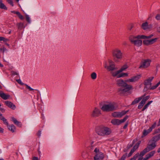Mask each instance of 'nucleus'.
<instances>
[{
    "label": "nucleus",
    "mask_w": 160,
    "mask_h": 160,
    "mask_svg": "<svg viewBox=\"0 0 160 160\" xmlns=\"http://www.w3.org/2000/svg\"><path fill=\"white\" fill-rule=\"evenodd\" d=\"M139 155V154L138 153H137V154H135V155H134L133 157L131 159L133 160H135L138 157V156Z\"/></svg>",
    "instance_id": "nucleus-41"
},
{
    "label": "nucleus",
    "mask_w": 160,
    "mask_h": 160,
    "mask_svg": "<svg viewBox=\"0 0 160 160\" xmlns=\"http://www.w3.org/2000/svg\"><path fill=\"white\" fill-rule=\"evenodd\" d=\"M121 72L119 70L117 71L116 72H113L112 73V75L113 77H116V76H118V74Z\"/></svg>",
    "instance_id": "nucleus-33"
},
{
    "label": "nucleus",
    "mask_w": 160,
    "mask_h": 160,
    "mask_svg": "<svg viewBox=\"0 0 160 160\" xmlns=\"http://www.w3.org/2000/svg\"><path fill=\"white\" fill-rule=\"evenodd\" d=\"M151 132V131H149V129L148 130H144L143 133H142V137H144L147 135L148 133H149Z\"/></svg>",
    "instance_id": "nucleus-28"
},
{
    "label": "nucleus",
    "mask_w": 160,
    "mask_h": 160,
    "mask_svg": "<svg viewBox=\"0 0 160 160\" xmlns=\"http://www.w3.org/2000/svg\"><path fill=\"white\" fill-rule=\"evenodd\" d=\"M123 88H120L119 89L118 92L120 93H123L127 92L133 88L131 85L128 84L127 83L126 85H125Z\"/></svg>",
    "instance_id": "nucleus-7"
},
{
    "label": "nucleus",
    "mask_w": 160,
    "mask_h": 160,
    "mask_svg": "<svg viewBox=\"0 0 160 160\" xmlns=\"http://www.w3.org/2000/svg\"><path fill=\"white\" fill-rule=\"evenodd\" d=\"M151 62V60L148 59H145L144 61L141 63V65L139 67V68H147L149 66L150 63Z\"/></svg>",
    "instance_id": "nucleus-10"
},
{
    "label": "nucleus",
    "mask_w": 160,
    "mask_h": 160,
    "mask_svg": "<svg viewBox=\"0 0 160 160\" xmlns=\"http://www.w3.org/2000/svg\"><path fill=\"white\" fill-rule=\"evenodd\" d=\"M33 160H39L38 158L37 157H34L33 158Z\"/></svg>",
    "instance_id": "nucleus-58"
},
{
    "label": "nucleus",
    "mask_w": 160,
    "mask_h": 160,
    "mask_svg": "<svg viewBox=\"0 0 160 160\" xmlns=\"http://www.w3.org/2000/svg\"><path fill=\"white\" fill-rule=\"evenodd\" d=\"M112 116L114 117H121L120 114V112H115L112 113Z\"/></svg>",
    "instance_id": "nucleus-27"
},
{
    "label": "nucleus",
    "mask_w": 160,
    "mask_h": 160,
    "mask_svg": "<svg viewBox=\"0 0 160 160\" xmlns=\"http://www.w3.org/2000/svg\"><path fill=\"white\" fill-rule=\"evenodd\" d=\"M113 55L114 57V60L115 61V58L118 59H121L122 57V53L121 51L119 49H116L113 51Z\"/></svg>",
    "instance_id": "nucleus-8"
},
{
    "label": "nucleus",
    "mask_w": 160,
    "mask_h": 160,
    "mask_svg": "<svg viewBox=\"0 0 160 160\" xmlns=\"http://www.w3.org/2000/svg\"><path fill=\"white\" fill-rule=\"evenodd\" d=\"M123 74L124 75V76H127L128 75V73H123Z\"/></svg>",
    "instance_id": "nucleus-62"
},
{
    "label": "nucleus",
    "mask_w": 160,
    "mask_h": 160,
    "mask_svg": "<svg viewBox=\"0 0 160 160\" xmlns=\"http://www.w3.org/2000/svg\"><path fill=\"white\" fill-rule=\"evenodd\" d=\"M95 130L96 133L100 136L108 135L111 133L110 130L107 128L98 126L96 128Z\"/></svg>",
    "instance_id": "nucleus-1"
},
{
    "label": "nucleus",
    "mask_w": 160,
    "mask_h": 160,
    "mask_svg": "<svg viewBox=\"0 0 160 160\" xmlns=\"http://www.w3.org/2000/svg\"><path fill=\"white\" fill-rule=\"evenodd\" d=\"M128 118V116L126 115L122 119L120 120L117 119H113L112 120L111 123L113 125H118L121 123L125 122Z\"/></svg>",
    "instance_id": "nucleus-6"
},
{
    "label": "nucleus",
    "mask_w": 160,
    "mask_h": 160,
    "mask_svg": "<svg viewBox=\"0 0 160 160\" xmlns=\"http://www.w3.org/2000/svg\"><path fill=\"white\" fill-rule=\"evenodd\" d=\"M128 112V111H123L121 112H120V115L121 117H122V116L124 115L125 114H126L127 112Z\"/></svg>",
    "instance_id": "nucleus-36"
},
{
    "label": "nucleus",
    "mask_w": 160,
    "mask_h": 160,
    "mask_svg": "<svg viewBox=\"0 0 160 160\" xmlns=\"http://www.w3.org/2000/svg\"><path fill=\"white\" fill-rule=\"evenodd\" d=\"M143 97H140L138 98H135L132 102L131 105H134L138 103L141 99H142Z\"/></svg>",
    "instance_id": "nucleus-21"
},
{
    "label": "nucleus",
    "mask_w": 160,
    "mask_h": 160,
    "mask_svg": "<svg viewBox=\"0 0 160 160\" xmlns=\"http://www.w3.org/2000/svg\"><path fill=\"white\" fill-rule=\"evenodd\" d=\"M155 18L157 20H159L160 19V14H158L156 16Z\"/></svg>",
    "instance_id": "nucleus-49"
},
{
    "label": "nucleus",
    "mask_w": 160,
    "mask_h": 160,
    "mask_svg": "<svg viewBox=\"0 0 160 160\" xmlns=\"http://www.w3.org/2000/svg\"><path fill=\"white\" fill-rule=\"evenodd\" d=\"M25 85L26 86V88L29 90L30 91H32L34 89L32 88H31L29 86H28L27 84H25Z\"/></svg>",
    "instance_id": "nucleus-44"
},
{
    "label": "nucleus",
    "mask_w": 160,
    "mask_h": 160,
    "mask_svg": "<svg viewBox=\"0 0 160 160\" xmlns=\"http://www.w3.org/2000/svg\"><path fill=\"white\" fill-rule=\"evenodd\" d=\"M157 125V122H155L149 128V131H151L153 129L155 128Z\"/></svg>",
    "instance_id": "nucleus-32"
},
{
    "label": "nucleus",
    "mask_w": 160,
    "mask_h": 160,
    "mask_svg": "<svg viewBox=\"0 0 160 160\" xmlns=\"http://www.w3.org/2000/svg\"><path fill=\"white\" fill-rule=\"evenodd\" d=\"M3 132V129L1 128L0 127V132Z\"/></svg>",
    "instance_id": "nucleus-61"
},
{
    "label": "nucleus",
    "mask_w": 160,
    "mask_h": 160,
    "mask_svg": "<svg viewBox=\"0 0 160 160\" xmlns=\"http://www.w3.org/2000/svg\"><path fill=\"white\" fill-rule=\"evenodd\" d=\"M149 158L145 156V157L143 159V160H147Z\"/></svg>",
    "instance_id": "nucleus-63"
},
{
    "label": "nucleus",
    "mask_w": 160,
    "mask_h": 160,
    "mask_svg": "<svg viewBox=\"0 0 160 160\" xmlns=\"http://www.w3.org/2000/svg\"><path fill=\"white\" fill-rule=\"evenodd\" d=\"M0 8L4 10H7V8L6 6L2 3V0H0Z\"/></svg>",
    "instance_id": "nucleus-25"
},
{
    "label": "nucleus",
    "mask_w": 160,
    "mask_h": 160,
    "mask_svg": "<svg viewBox=\"0 0 160 160\" xmlns=\"http://www.w3.org/2000/svg\"><path fill=\"white\" fill-rule=\"evenodd\" d=\"M123 74V72L121 73L120 74H119L117 76V78H119L124 77V76Z\"/></svg>",
    "instance_id": "nucleus-50"
},
{
    "label": "nucleus",
    "mask_w": 160,
    "mask_h": 160,
    "mask_svg": "<svg viewBox=\"0 0 160 160\" xmlns=\"http://www.w3.org/2000/svg\"><path fill=\"white\" fill-rule=\"evenodd\" d=\"M5 103L7 106L12 109L14 110L16 108L15 105L11 102L6 101L5 102Z\"/></svg>",
    "instance_id": "nucleus-16"
},
{
    "label": "nucleus",
    "mask_w": 160,
    "mask_h": 160,
    "mask_svg": "<svg viewBox=\"0 0 160 160\" xmlns=\"http://www.w3.org/2000/svg\"><path fill=\"white\" fill-rule=\"evenodd\" d=\"M128 68V66L127 65L125 64L123 65L121 68L119 70L121 72L122 71L125 70L126 69Z\"/></svg>",
    "instance_id": "nucleus-35"
},
{
    "label": "nucleus",
    "mask_w": 160,
    "mask_h": 160,
    "mask_svg": "<svg viewBox=\"0 0 160 160\" xmlns=\"http://www.w3.org/2000/svg\"><path fill=\"white\" fill-rule=\"evenodd\" d=\"M0 116L1 117H0V119L3 121L4 124H6L7 126H8V123L7 120L4 117L2 116V115Z\"/></svg>",
    "instance_id": "nucleus-22"
},
{
    "label": "nucleus",
    "mask_w": 160,
    "mask_h": 160,
    "mask_svg": "<svg viewBox=\"0 0 160 160\" xmlns=\"http://www.w3.org/2000/svg\"><path fill=\"white\" fill-rule=\"evenodd\" d=\"M132 146H133V144H130L129 146H128L127 147V148L128 149H129V148H131V147H132Z\"/></svg>",
    "instance_id": "nucleus-59"
},
{
    "label": "nucleus",
    "mask_w": 160,
    "mask_h": 160,
    "mask_svg": "<svg viewBox=\"0 0 160 160\" xmlns=\"http://www.w3.org/2000/svg\"><path fill=\"white\" fill-rule=\"evenodd\" d=\"M5 49V48L4 47L3 48H1L0 49V51L3 54Z\"/></svg>",
    "instance_id": "nucleus-51"
},
{
    "label": "nucleus",
    "mask_w": 160,
    "mask_h": 160,
    "mask_svg": "<svg viewBox=\"0 0 160 160\" xmlns=\"http://www.w3.org/2000/svg\"><path fill=\"white\" fill-rule=\"evenodd\" d=\"M117 108L118 105L116 104L112 103L104 104L102 107L101 109L103 111L109 112L116 110Z\"/></svg>",
    "instance_id": "nucleus-2"
},
{
    "label": "nucleus",
    "mask_w": 160,
    "mask_h": 160,
    "mask_svg": "<svg viewBox=\"0 0 160 160\" xmlns=\"http://www.w3.org/2000/svg\"><path fill=\"white\" fill-rule=\"evenodd\" d=\"M128 124V123H125V124L124 125L123 127V128L124 129H126L127 128Z\"/></svg>",
    "instance_id": "nucleus-56"
},
{
    "label": "nucleus",
    "mask_w": 160,
    "mask_h": 160,
    "mask_svg": "<svg viewBox=\"0 0 160 160\" xmlns=\"http://www.w3.org/2000/svg\"><path fill=\"white\" fill-rule=\"evenodd\" d=\"M12 121L13 122L14 124L19 127H21L22 124L21 122L18 121L16 118L14 117L12 118Z\"/></svg>",
    "instance_id": "nucleus-18"
},
{
    "label": "nucleus",
    "mask_w": 160,
    "mask_h": 160,
    "mask_svg": "<svg viewBox=\"0 0 160 160\" xmlns=\"http://www.w3.org/2000/svg\"><path fill=\"white\" fill-rule=\"evenodd\" d=\"M91 76L92 79L94 80L97 78V74L95 72H93L91 74Z\"/></svg>",
    "instance_id": "nucleus-34"
},
{
    "label": "nucleus",
    "mask_w": 160,
    "mask_h": 160,
    "mask_svg": "<svg viewBox=\"0 0 160 160\" xmlns=\"http://www.w3.org/2000/svg\"><path fill=\"white\" fill-rule=\"evenodd\" d=\"M8 129L12 132H14L15 130V127L13 125L8 126Z\"/></svg>",
    "instance_id": "nucleus-26"
},
{
    "label": "nucleus",
    "mask_w": 160,
    "mask_h": 160,
    "mask_svg": "<svg viewBox=\"0 0 160 160\" xmlns=\"http://www.w3.org/2000/svg\"><path fill=\"white\" fill-rule=\"evenodd\" d=\"M157 146V143L149 141L146 148L149 151L153 149Z\"/></svg>",
    "instance_id": "nucleus-12"
},
{
    "label": "nucleus",
    "mask_w": 160,
    "mask_h": 160,
    "mask_svg": "<svg viewBox=\"0 0 160 160\" xmlns=\"http://www.w3.org/2000/svg\"><path fill=\"white\" fill-rule=\"evenodd\" d=\"M150 88V89L151 90H154L156 88L154 85L152 87H151Z\"/></svg>",
    "instance_id": "nucleus-57"
},
{
    "label": "nucleus",
    "mask_w": 160,
    "mask_h": 160,
    "mask_svg": "<svg viewBox=\"0 0 160 160\" xmlns=\"http://www.w3.org/2000/svg\"><path fill=\"white\" fill-rule=\"evenodd\" d=\"M154 15V12H153L152 13H151L149 15V18H151L152 17H153V16Z\"/></svg>",
    "instance_id": "nucleus-53"
},
{
    "label": "nucleus",
    "mask_w": 160,
    "mask_h": 160,
    "mask_svg": "<svg viewBox=\"0 0 160 160\" xmlns=\"http://www.w3.org/2000/svg\"><path fill=\"white\" fill-rule=\"evenodd\" d=\"M26 20L28 23H30L31 21L29 16L28 15H26Z\"/></svg>",
    "instance_id": "nucleus-39"
},
{
    "label": "nucleus",
    "mask_w": 160,
    "mask_h": 160,
    "mask_svg": "<svg viewBox=\"0 0 160 160\" xmlns=\"http://www.w3.org/2000/svg\"><path fill=\"white\" fill-rule=\"evenodd\" d=\"M144 96L145 95H144L141 96L143 97L142 99V100L140 102L138 106V108L139 109L141 108L145 103L150 98V96L149 95L145 97H144Z\"/></svg>",
    "instance_id": "nucleus-9"
},
{
    "label": "nucleus",
    "mask_w": 160,
    "mask_h": 160,
    "mask_svg": "<svg viewBox=\"0 0 160 160\" xmlns=\"http://www.w3.org/2000/svg\"><path fill=\"white\" fill-rule=\"evenodd\" d=\"M109 65L108 66L107 62H105V68H107V70L109 71H112L117 69V68H115L114 63L111 60H109Z\"/></svg>",
    "instance_id": "nucleus-5"
},
{
    "label": "nucleus",
    "mask_w": 160,
    "mask_h": 160,
    "mask_svg": "<svg viewBox=\"0 0 160 160\" xmlns=\"http://www.w3.org/2000/svg\"><path fill=\"white\" fill-rule=\"evenodd\" d=\"M148 152H149L148 150L146 148L142 151L141 152L139 156L142 157L146 153Z\"/></svg>",
    "instance_id": "nucleus-23"
},
{
    "label": "nucleus",
    "mask_w": 160,
    "mask_h": 160,
    "mask_svg": "<svg viewBox=\"0 0 160 160\" xmlns=\"http://www.w3.org/2000/svg\"><path fill=\"white\" fill-rule=\"evenodd\" d=\"M143 43L144 44L147 45H149L148 40H144L143 41Z\"/></svg>",
    "instance_id": "nucleus-43"
},
{
    "label": "nucleus",
    "mask_w": 160,
    "mask_h": 160,
    "mask_svg": "<svg viewBox=\"0 0 160 160\" xmlns=\"http://www.w3.org/2000/svg\"><path fill=\"white\" fill-rule=\"evenodd\" d=\"M155 153V151H152L149 152L148 154L146 155V156L147 157L149 158L153 156Z\"/></svg>",
    "instance_id": "nucleus-24"
},
{
    "label": "nucleus",
    "mask_w": 160,
    "mask_h": 160,
    "mask_svg": "<svg viewBox=\"0 0 160 160\" xmlns=\"http://www.w3.org/2000/svg\"><path fill=\"white\" fill-rule=\"evenodd\" d=\"M8 39L6 38H5L2 37H0V41H3L6 42L8 41Z\"/></svg>",
    "instance_id": "nucleus-37"
},
{
    "label": "nucleus",
    "mask_w": 160,
    "mask_h": 160,
    "mask_svg": "<svg viewBox=\"0 0 160 160\" xmlns=\"http://www.w3.org/2000/svg\"><path fill=\"white\" fill-rule=\"evenodd\" d=\"M19 18L21 20H23L24 19L23 17L20 14L19 12L18 15Z\"/></svg>",
    "instance_id": "nucleus-42"
},
{
    "label": "nucleus",
    "mask_w": 160,
    "mask_h": 160,
    "mask_svg": "<svg viewBox=\"0 0 160 160\" xmlns=\"http://www.w3.org/2000/svg\"><path fill=\"white\" fill-rule=\"evenodd\" d=\"M160 139V134L153 137L150 140L154 143H156V142Z\"/></svg>",
    "instance_id": "nucleus-17"
},
{
    "label": "nucleus",
    "mask_w": 160,
    "mask_h": 160,
    "mask_svg": "<svg viewBox=\"0 0 160 160\" xmlns=\"http://www.w3.org/2000/svg\"><path fill=\"white\" fill-rule=\"evenodd\" d=\"M157 39L158 38H156L154 39H151L148 40L149 45H151L154 43L156 41Z\"/></svg>",
    "instance_id": "nucleus-30"
},
{
    "label": "nucleus",
    "mask_w": 160,
    "mask_h": 160,
    "mask_svg": "<svg viewBox=\"0 0 160 160\" xmlns=\"http://www.w3.org/2000/svg\"><path fill=\"white\" fill-rule=\"evenodd\" d=\"M0 111H1L3 113L5 112V110L3 108L0 107Z\"/></svg>",
    "instance_id": "nucleus-55"
},
{
    "label": "nucleus",
    "mask_w": 160,
    "mask_h": 160,
    "mask_svg": "<svg viewBox=\"0 0 160 160\" xmlns=\"http://www.w3.org/2000/svg\"><path fill=\"white\" fill-rule=\"evenodd\" d=\"M11 12L12 13H14V14H17L18 15V13H19V12H18V11H11Z\"/></svg>",
    "instance_id": "nucleus-52"
},
{
    "label": "nucleus",
    "mask_w": 160,
    "mask_h": 160,
    "mask_svg": "<svg viewBox=\"0 0 160 160\" xmlns=\"http://www.w3.org/2000/svg\"><path fill=\"white\" fill-rule=\"evenodd\" d=\"M157 30L159 32H160V27H159L158 28Z\"/></svg>",
    "instance_id": "nucleus-64"
},
{
    "label": "nucleus",
    "mask_w": 160,
    "mask_h": 160,
    "mask_svg": "<svg viewBox=\"0 0 160 160\" xmlns=\"http://www.w3.org/2000/svg\"><path fill=\"white\" fill-rule=\"evenodd\" d=\"M117 84L119 87H123L125 85H126V81H124L123 80L121 79H119L117 81Z\"/></svg>",
    "instance_id": "nucleus-15"
},
{
    "label": "nucleus",
    "mask_w": 160,
    "mask_h": 160,
    "mask_svg": "<svg viewBox=\"0 0 160 160\" xmlns=\"http://www.w3.org/2000/svg\"><path fill=\"white\" fill-rule=\"evenodd\" d=\"M141 28L144 30H146L149 29L148 23L147 22L142 23L141 26Z\"/></svg>",
    "instance_id": "nucleus-19"
},
{
    "label": "nucleus",
    "mask_w": 160,
    "mask_h": 160,
    "mask_svg": "<svg viewBox=\"0 0 160 160\" xmlns=\"http://www.w3.org/2000/svg\"><path fill=\"white\" fill-rule=\"evenodd\" d=\"M141 77V75H137L134 76L130 79L126 80V82H136L138 81Z\"/></svg>",
    "instance_id": "nucleus-11"
},
{
    "label": "nucleus",
    "mask_w": 160,
    "mask_h": 160,
    "mask_svg": "<svg viewBox=\"0 0 160 160\" xmlns=\"http://www.w3.org/2000/svg\"><path fill=\"white\" fill-rule=\"evenodd\" d=\"M138 147L139 146L136 144L133 147L132 149L134 150V151H135L136 149H137L138 148Z\"/></svg>",
    "instance_id": "nucleus-47"
},
{
    "label": "nucleus",
    "mask_w": 160,
    "mask_h": 160,
    "mask_svg": "<svg viewBox=\"0 0 160 160\" xmlns=\"http://www.w3.org/2000/svg\"><path fill=\"white\" fill-rule=\"evenodd\" d=\"M101 114L100 110L97 108H95L91 114V116L93 117H97Z\"/></svg>",
    "instance_id": "nucleus-13"
},
{
    "label": "nucleus",
    "mask_w": 160,
    "mask_h": 160,
    "mask_svg": "<svg viewBox=\"0 0 160 160\" xmlns=\"http://www.w3.org/2000/svg\"><path fill=\"white\" fill-rule=\"evenodd\" d=\"M7 2L10 4L12 6H13L14 4L13 3V2L12 0H6Z\"/></svg>",
    "instance_id": "nucleus-40"
},
{
    "label": "nucleus",
    "mask_w": 160,
    "mask_h": 160,
    "mask_svg": "<svg viewBox=\"0 0 160 160\" xmlns=\"http://www.w3.org/2000/svg\"><path fill=\"white\" fill-rule=\"evenodd\" d=\"M0 97L4 100H6L9 98L10 96L7 95L3 92H0Z\"/></svg>",
    "instance_id": "nucleus-20"
},
{
    "label": "nucleus",
    "mask_w": 160,
    "mask_h": 160,
    "mask_svg": "<svg viewBox=\"0 0 160 160\" xmlns=\"http://www.w3.org/2000/svg\"><path fill=\"white\" fill-rule=\"evenodd\" d=\"M41 131L40 130H39L38 132L37 133V135L38 136V137H40L41 136Z\"/></svg>",
    "instance_id": "nucleus-54"
},
{
    "label": "nucleus",
    "mask_w": 160,
    "mask_h": 160,
    "mask_svg": "<svg viewBox=\"0 0 160 160\" xmlns=\"http://www.w3.org/2000/svg\"><path fill=\"white\" fill-rule=\"evenodd\" d=\"M23 26V24L22 23H18L17 24V26L18 27V28L19 29H22Z\"/></svg>",
    "instance_id": "nucleus-38"
},
{
    "label": "nucleus",
    "mask_w": 160,
    "mask_h": 160,
    "mask_svg": "<svg viewBox=\"0 0 160 160\" xmlns=\"http://www.w3.org/2000/svg\"><path fill=\"white\" fill-rule=\"evenodd\" d=\"M141 35H138L137 36H131L129 38V40L131 42L133 43L135 45L138 47L141 46L142 44V42L141 40L137 39L142 38L141 37Z\"/></svg>",
    "instance_id": "nucleus-3"
},
{
    "label": "nucleus",
    "mask_w": 160,
    "mask_h": 160,
    "mask_svg": "<svg viewBox=\"0 0 160 160\" xmlns=\"http://www.w3.org/2000/svg\"><path fill=\"white\" fill-rule=\"evenodd\" d=\"M152 102V101H150L148 102L144 106V107L142 110V111L145 110L148 106Z\"/></svg>",
    "instance_id": "nucleus-29"
},
{
    "label": "nucleus",
    "mask_w": 160,
    "mask_h": 160,
    "mask_svg": "<svg viewBox=\"0 0 160 160\" xmlns=\"http://www.w3.org/2000/svg\"><path fill=\"white\" fill-rule=\"evenodd\" d=\"M16 81L18 83L21 85H23L24 84V83L22 82L21 80L20 79L17 80Z\"/></svg>",
    "instance_id": "nucleus-48"
},
{
    "label": "nucleus",
    "mask_w": 160,
    "mask_h": 160,
    "mask_svg": "<svg viewBox=\"0 0 160 160\" xmlns=\"http://www.w3.org/2000/svg\"><path fill=\"white\" fill-rule=\"evenodd\" d=\"M153 34H151L150 35L148 36H145L144 35H141V37L142 38V39H148V38H152L153 37Z\"/></svg>",
    "instance_id": "nucleus-31"
},
{
    "label": "nucleus",
    "mask_w": 160,
    "mask_h": 160,
    "mask_svg": "<svg viewBox=\"0 0 160 160\" xmlns=\"http://www.w3.org/2000/svg\"><path fill=\"white\" fill-rule=\"evenodd\" d=\"M94 152L96 153V154H98V153L99 152H101L99 151V150L97 148H96L94 150Z\"/></svg>",
    "instance_id": "nucleus-45"
},
{
    "label": "nucleus",
    "mask_w": 160,
    "mask_h": 160,
    "mask_svg": "<svg viewBox=\"0 0 160 160\" xmlns=\"http://www.w3.org/2000/svg\"><path fill=\"white\" fill-rule=\"evenodd\" d=\"M141 141H139L136 144L138 146H139V145L141 143Z\"/></svg>",
    "instance_id": "nucleus-60"
},
{
    "label": "nucleus",
    "mask_w": 160,
    "mask_h": 160,
    "mask_svg": "<svg viewBox=\"0 0 160 160\" xmlns=\"http://www.w3.org/2000/svg\"><path fill=\"white\" fill-rule=\"evenodd\" d=\"M104 158V155L102 152H99L94 156V160H102Z\"/></svg>",
    "instance_id": "nucleus-14"
},
{
    "label": "nucleus",
    "mask_w": 160,
    "mask_h": 160,
    "mask_svg": "<svg viewBox=\"0 0 160 160\" xmlns=\"http://www.w3.org/2000/svg\"><path fill=\"white\" fill-rule=\"evenodd\" d=\"M138 147L139 146L136 144L133 147L132 149L134 150V151H135L136 149H137L138 148Z\"/></svg>",
    "instance_id": "nucleus-46"
},
{
    "label": "nucleus",
    "mask_w": 160,
    "mask_h": 160,
    "mask_svg": "<svg viewBox=\"0 0 160 160\" xmlns=\"http://www.w3.org/2000/svg\"><path fill=\"white\" fill-rule=\"evenodd\" d=\"M153 78V77H151L144 81V84L145 85L144 90L147 91L151 87L152 83L151 82Z\"/></svg>",
    "instance_id": "nucleus-4"
}]
</instances>
